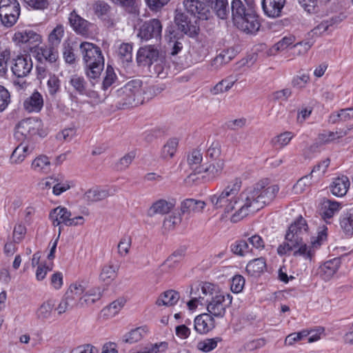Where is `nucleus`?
Returning a JSON list of instances; mask_svg holds the SVG:
<instances>
[{
	"label": "nucleus",
	"instance_id": "1",
	"mask_svg": "<svg viewBox=\"0 0 353 353\" xmlns=\"http://www.w3.org/2000/svg\"><path fill=\"white\" fill-rule=\"evenodd\" d=\"M279 188L277 185H269L266 181H261L253 187L241 194L240 209L231 216V221L236 223L250 212H255L270 203L276 197Z\"/></svg>",
	"mask_w": 353,
	"mask_h": 353
},
{
	"label": "nucleus",
	"instance_id": "2",
	"mask_svg": "<svg viewBox=\"0 0 353 353\" xmlns=\"http://www.w3.org/2000/svg\"><path fill=\"white\" fill-rule=\"evenodd\" d=\"M308 226L306 221L299 217L289 227L285 237V242L280 245L277 249L279 254H285L288 252L294 250V255H302L310 258V252L303 240L307 236Z\"/></svg>",
	"mask_w": 353,
	"mask_h": 353
},
{
	"label": "nucleus",
	"instance_id": "3",
	"mask_svg": "<svg viewBox=\"0 0 353 353\" xmlns=\"http://www.w3.org/2000/svg\"><path fill=\"white\" fill-rule=\"evenodd\" d=\"M85 71L90 83L94 86L104 68V57L101 48L90 42H82L79 46Z\"/></svg>",
	"mask_w": 353,
	"mask_h": 353
},
{
	"label": "nucleus",
	"instance_id": "4",
	"mask_svg": "<svg viewBox=\"0 0 353 353\" xmlns=\"http://www.w3.org/2000/svg\"><path fill=\"white\" fill-rule=\"evenodd\" d=\"M241 182L236 181L232 185H228L222 192L210 196L209 200L216 209H223L225 213H230L237 207L240 209L241 196L235 198L240 190Z\"/></svg>",
	"mask_w": 353,
	"mask_h": 353
},
{
	"label": "nucleus",
	"instance_id": "5",
	"mask_svg": "<svg viewBox=\"0 0 353 353\" xmlns=\"http://www.w3.org/2000/svg\"><path fill=\"white\" fill-rule=\"evenodd\" d=\"M142 81L134 79L116 91L119 103L125 107L137 106L143 102Z\"/></svg>",
	"mask_w": 353,
	"mask_h": 353
},
{
	"label": "nucleus",
	"instance_id": "6",
	"mask_svg": "<svg viewBox=\"0 0 353 353\" xmlns=\"http://www.w3.org/2000/svg\"><path fill=\"white\" fill-rule=\"evenodd\" d=\"M72 214L70 211L68 210L67 208L59 206L52 210L49 215L50 219L51 220L54 226H59L61 223H63L65 225H77L83 223L84 219L81 216H78L72 218Z\"/></svg>",
	"mask_w": 353,
	"mask_h": 353
},
{
	"label": "nucleus",
	"instance_id": "7",
	"mask_svg": "<svg viewBox=\"0 0 353 353\" xmlns=\"http://www.w3.org/2000/svg\"><path fill=\"white\" fill-rule=\"evenodd\" d=\"M212 289L214 294L210 297L212 301L208 305V312L214 316L223 317L225 312V308L232 303V296L229 294L225 295L216 292H214L215 288Z\"/></svg>",
	"mask_w": 353,
	"mask_h": 353
},
{
	"label": "nucleus",
	"instance_id": "8",
	"mask_svg": "<svg viewBox=\"0 0 353 353\" xmlns=\"http://www.w3.org/2000/svg\"><path fill=\"white\" fill-rule=\"evenodd\" d=\"M31 52L40 63H53L59 57L57 49L50 45L31 47Z\"/></svg>",
	"mask_w": 353,
	"mask_h": 353
},
{
	"label": "nucleus",
	"instance_id": "9",
	"mask_svg": "<svg viewBox=\"0 0 353 353\" xmlns=\"http://www.w3.org/2000/svg\"><path fill=\"white\" fill-rule=\"evenodd\" d=\"M190 298L187 306L190 311H194L199 305H203L210 301V297L214 294L212 288H190Z\"/></svg>",
	"mask_w": 353,
	"mask_h": 353
},
{
	"label": "nucleus",
	"instance_id": "10",
	"mask_svg": "<svg viewBox=\"0 0 353 353\" xmlns=\"http://www.w3.org/2000/svg\"><path fill=\"white\" fill-rule=\"evenodd\" d=\"M33 67L30 57L27 55L17 56L11 61V71L17 78L27 77L31 72Z\"/></svg>",
	"mask_w": 353,
	"mask_h": 353
},
{
	"label": "nucleus",
	"instance_id": "11",
	"mask_svg": "<svg viewBox=\"0 0 353 353\" xmlns=\"http://www.w3.org/2000/svg\"><path fill=\"white\" fill-rule=\"evenodd\" d=\"M162 25L159 19H153L145 21L140 28L138 36L142 39L148 41L151 39L161 38Z\"/></svg>",
	"mask_w": 353,
	"mask_h": 353
},
{
	"label": "nucleus",
	"instance_id": "12",
	"mask_svg": "<svg viewBox=\"0 0 353 353\" xmlns=\"http://www.w3.org/2000/svg\"><path fill=\"white\" fill-rule=\"evenodd\" d=\"M82 290V288H69L67 290L59 303L56 306L54 305V311L58 315L65 313L75 305L79 304L76 296H79V293L81 292L78 290Z\"/></svg>",
	"mask_w": 353,
	"mask_h": 353
},
{
	"label": "nucleus",
	"instance_id": "13",
	"mask_svg": "<svg viewBox=\"0 0 353 353\" xmlns=\"http://www.w3.org/2000/svg\"><path fill=\"white\" fill-rule=\"evenodd\" d=\"M174 21L178 28L183 32L194 33L196 31V23L195 17H191L185 11L182 12L181 9H176Z\"/></svg>",
	"mask_w": 353,
	"mask_h": 353
},
{
	"label": "nucleus",
	"instance_id": "14",
	"mask_svg": "<svg viewBox=\"0 0 353 353\" xmlns=\"http://www.w3.org/2000/svg\"><path fill=\"white\" fill-rule=\"evenodd\" d=\"M159 59L158 46L148 45L139 48L137 54V61L139 65L148 67Z\"/></svg>",
	"mask_w": 353,
	"mask_h": 353
},
{
	"label": "nucleus",
	"instance_id": "15",
	"mask_svg": "<svg viewBox=\"0 0 353 353\" xmlns=\"http://www.w3.org/2000/svg\"><path fill=\"white\" fill-rule=\"evenodd\" d=\"M345 16L343 13L334 14L325 17L313 29L314 34H321L325 32H332L344 19Z\"/></svg>",
	"mask_w": 353,
	"mask_h": 353
},
{
	"label": "nucleus",
	"instance_id": "16",
	"mask_svg": "<svg viewBox=\"0 0 353 353\" xmlns=\"http://www.w3.org/2000/svg\"><path fill=\"white\" fill-rule=\"evenodd\" d=\"M76 296L81 306L90 305L99 301L103 294V288H82Z\"/></svg>",
	"mask_w": 353,
	"mask_h": 353
},
{
	"label": "nucleus",
	"instance_id": "17",
	"mask_svg": "<svg viewBox=\"0 0 353 353\" xmlns=\"http://www.w3.org/2000/svg\"><path fill=\"white\" fill-rule=\"evenodd\" d=\"M20 14L19 2H13L12 5L0 10V19L6 27L12 26L17 21Z\"/></svg>",
	"mask_w": 353,
	"mask_h": 353
},
{
	"label": "nucleus",
	"instance_id": "18",
	"mask_svg": "<svg viewBox=\"0 0 353 353\" xmlns=\"http://www.w3.org/2000/svg\"><path fill=\"white\" fill-rule=\"evenodd\" d=\"M235 26L236 28L246 34H254L260 28L261 24L259 17L255 12H248L247 17L240 20Z\"/></svg>",
	"mask_w": 353,
	"mask_h": 353
},
{
	"label": "nucleus",
	"instance_id": "19",
	"mask_svg": "<svg viewBox=\"0 0 353 353\" xmlns=\"http://www.w3.org/2000/svg\"><path fill=\"white\" fill-rule=\"evenodd\" d=\"M117 192L115 187L108 188H93L88 190L84 196V200L88 202H97L106 199L108 196H112Z\"/></svg>",
	"mask_w": 353,
	"mask_h": 353
},
{
	"label": "nucleus",
	"instance_id": "20",
	"mask_svg": "<svg viewBox=\"0 0 353 353\" xmlns=\"http://www.w3.org/2000/svg\"><path fill=\"white\" fill-rule=\"evenodd\" d=\"M14 39L19 43L28 45V48L30 51L31 47L39 46V44L41 43V35L32 30L16 32L14 35Z\"/></svg>",
	"mask_w": 353,
	"mask_h": 353
},
{
	"label": "nucleus",
	"instance_id": "21",
	"mask_svg": "<svg viewBox=\"0 0 353 353\" xmlns=\"http://www.w3.org/2000/svg\"><path fill=\"white\" fill-rule=\"evenodd\" d=\"M39 121L34 118H28L21 121L17 128V134H20L25 138L30 137L37 132Z\"/></svg>",
	"mask_w": 353,
	"mask_h": 353
},
{
	"label": "nucleus",
	"instance_id": "22",
	"mask_svg": "<svg viewBox=\"0 0 353 353\" xmlns=\"http://www.w3.org/2000/svg\"><path fill=\"white\" fill-rule=\"evenodd\" d=\"M231 12L234 24L236 25L241 19L247 17L248 12H255V10L252 7L246 6L241 0H232Z\"/></svg>",
	"mask_w": 353,
	"mask_h": 353
},
{
	"label": "nucleus",
	"instance_id": "23",
	"mask_svg": "<svg viewBox=\"0 0 353 353\" xmlns=\"http://www.w3.org/2000/svg\"><path fill=\"white\" fill-rule=\"evenodd\" d=\"M209 312L198 315L194 319V330L199 334H207L215 326L214 320Z\"/></svg>",
	"mask_w": 353,
	"mask_h": 353
},
{
	"label": "nucleus",
	"instance_id": "24",
	"mask_svg": "<svg viewBox=\"0 0 353 353\" xmlns=\"http://www.w3.org/2000/svg\"><path fill=\"white\" fill-rule=\"evenodd\" d=\"M285 0H262L261 5L265 15L270 18L279 17Z\"/></svg>",
	"mask_w": 353,
	"mask_h": 353
},
{
	"label": "nucleus",
	"instance_id": "25",
	"mask_svg": "<svg viewBox=\"0 0 353 353\" xmlns=\"http://www.w3.org/2000/svg\"><path fill=\"white\" fill-rule=\"evenodd\" d=\"M175 201H167L165 199H159L152 203L148 211V215L150 217L155 214H168L175 206Z\"/></svg>",
	"mask_w": 353,
	"mask_h": 353
},
{
	"label": "nucleus",
	"instance_id": "26",
	"mask_svg": "<svg viewBox=\"0 0 353 353\" xmlns=\"http://www.w3.org/2000/svg\"><path fill=\"white\" fill-rule=\"evenodd\" d=\"M341 264L339 258L327 261L319 269L318 274L319 276L324 281L330 280L338 270Z\"/></svg>",
	"mask_w": 353,
	"mask_h": 353
},
{
	"label": "nucleus",
	"instance_id": "27",
	"mask_svg": "<svg viewBox=\"0 0 353 353\" xmlns=\"http://www.w3.org/2000/svg\"><path fill=\"white\" fill-rule=\"evenodd\" d=\"M69 21L73 30L79 34L87 36L91 23L78 15L74 11L69 17Z\"/></svg>",
	"mask_w": 353,
	"mask_h": 353
},
{
	"label": "nucleus",
	"instance_id": "28",
	"mask_svg": "<svg viewBox=\"0 0 353 353\" xmlns=\"http://www.w3.org/2000/svg\"><path fill=\"white\" fill-rule=\"evenodd\" d=\"M350 180L346 176H341L334 179L330 185L332 194L338 197L345 196L350 188Z\"/></svg>",
	"mask_w": 353,
	"mask_h": 353
},
{
	"label": "nucleus",
	"instance_id": "29",
	"mask_svg": "<svg viewBox=\"0 0 353 353\" xmlns=\"http://www.w3.org/2000/svg\"><path fill=\"white\" fill-rule=\"evenodd\" d=\"M69 83L79 94L86 95L90 97H94L96 95L95 92L87 88V82L83 77L77 74L72 75Z\"/></svg>",
	"mask_w": 353,
	"mask_h": 353
},
{
	"label": "nucleus",
	"instance_id": "30",
	"mask_svg": "<svg viewBox=\"0 0 353 353\" xmlns=\"http://www.w3.org/2000/svg\"><path fill=\"white\" fill-rule=\"evenodd\" d=\"M224 168V162L221 159L210 164L209 165L203 166L202 168L203 179L206 181H212L219 176L222 173Z\"/></svg>",
	"mask_w": 353,
	"mask_h": 353
},
{
	"label": "nucleus",
	"instance_id": "31",
	"mask_svg": "<svg viewBox=\"0 0 353 353\" xmlns=\"http://www.w3.org/2000/svg\"><path fill=\"white\" fill-rule=\"evenodd\" d=\"M125 303L123 298H119L103 307L100 312L103 319H110L117 315Z\"/></svg>",
	"mask_w": 353,
	"mask_h": 353
},
{
	"label": "nucleus",
	"instance_id": "32",
	"mask_svg": "<svg viewBox=\"0 0 353 353\" xmlns=\"http://www.w3.org/2000/svg\"><path fill=\"white\" fill-rule=\"evenodd\" d=\"M43 105V99L39 92H34L23 102L24 108L29 112H39Z\"/></svg>",
	"mask_w": 353,
	"mask_h": 353
},
{
	"label": "nucleus",
	"instance_id": "33",
	"mask_svg": "<svg viewBox=\"0 0 353 353\" xmlns=\"http://www.w3.org/2000/svg\"><path fill=\"white\" fill-rule=\"evenodd\" d=\"M238 78L234 75H230L218 82L213 88L210 89V93L216 95L221 93L228 92L234 84L237 81Z\"/></svg>",
	"mask_w": 353,
	"mask_h": 353
},
{
	"label": "nucleus",
	"instance_id": "34",
	"mask_svg": "<svg viewBox=\"0 0 353 353\" xmlns=\"http://www.w3.org/2000/svg\"><path fill=\"white\" fill-rule=\"evenodd\" d=\"M184 255L185 250L183 249L174 252L161 265L160 272H165L175 268L177 264L183 259Z\"/></svg>",
	"mask_w": 353,
	"mask_h": 353
},
{
	"label": "nucleus",
	"instance_id": "35",
	"mask_svg": "<svg viewBox=\"0 0 353 353\" xmlns=\"http://www.w3.org/2000/svg\"><path fill=\"white\" fill-rule=\"evenodd\" d=\"M205 206V203L201 200L188 199L181 203V211L185 213H199L201 212Z\"/></svg>",
	"mask_w": 353,
	"mask_h": 353
},
{
	"label": "nucleus",
	"instance_id": "36",
	"mask_svg": "<svg viewBox=\"0 0 353 353\" xmlns=\"http://www.w3.org/2000/svg\"><path fill=\"white\" fill-rule=\"evenodd\" d=\"M54 304L51 301L43 302L36 311V317L41 321H47L52 318Z\"/></svg>",
	"mask_w": 353,
	"mask_h": 353
},
{
	"label": "nucleus",
	"instance_id": "37",
	"mask_svg": "<svg viewBox=\"0 0 353 353\" xmlns=\"http://www.w3.org/2000/svg\"><path fill=\"white\" fill-rule=\"evenodd\" d=\"M179 300V293L174 290H168L164 292L157 301L158 305L172 306Z\"/></svg>",
	"mask_w": 353,
	"mask_h": 353
},
{
	"label": "nucleus",
	"instance_id": "38",
	"mask_svg": "<svg viewBox=\"0 0 353 353\" xmlns=\"http://www.w3.org/2000/svg\"><path fill=\"white\" fill-rule=\"evenodd\" d=\"M340 225L346 235H353V207L347 210V211L341 216Z\"/></svg>",
	"mask_w": 353,
	"mask_h": 353
},
{
	"label": "nucleus",
	"instance_id": "39",
	"mask_svg": "<svg viewBox=\"0 0 353 353\" xmlns=\"http://www.w3.org/2000/svg\"><path fill=\"white\" fill-rule=\"evenodd\" d=\"M211 4L212 9L219 18L225 19L228 17L230 9L228 0H213Z\"/></svg>",
	"mask_w": 353,
	"mask_h": 353
},
{
	"label": "nucleus",
	"instance_id": "40",
	"mask_svg": "<svg viewBox=\"0 0 353 353\" xmlns=\"http://www.w3.org/2000/svg\"><path fill=\"white\" fill-rule=\"evenodd\" d=\"M148 68L151 74L159 78L165 79L168 74L169 68L161 59H159L157 62L152 63Z\"/></svg>",
	"mask_w": 353,
	"mask_h": 353
},
{
	"label": "nucleus",
	"instance_id": "41",
	"mask_svg": "<svg viewBox=\"0 0 353 353\" xmlns=\"http://www.w3.org/2000/svg\"><path fill=\"white\" fill-rule=\"evenodd\" d=\"M203 157L202 154L199 150H193L191 154L188 156V162L192 170V171L195 174H201L202 168H203V165H201Z\"/></svg>",
	"mask_w": 353,
	"mask_h": 353
},
{
	"label": "nucleus",
	"instance_id": "42",
	"mask_svg": "<svg viewBox=\"0 0 353 353\" xmlns=\"http://www.w3.org/2000/svg\"><path fill=\"white\" fill-rule=\"evenodd\" d=\"M341 208V203L331 200H326L323 203L322 216L323 219H330Z\"/></svg>",
	"mask_w": 353,
	"mask_h": 353
},
{
	"label": "nucleus",
	"instance_id": "43",
	"mask_svg": "<svg viewBox=\"0 0 353 353\" xmlns=\"http://www.w3.org/2000/svg\"><path fill=\"white\" fill-rule=\"evenodd\" d=\"M266 269L265 260L263 257L257 258L250 261L247 266V272L252 276L259 274Z\"/></svg>",
	"mask_w": 353,
	"mask_h": 353
},
{
	"label": "nucleus",
	"instance_id": "44",
	"mask_svg": "<svg viewBox=\"0 0 353 353\" xmlns=\"http://www.w3.org/2000/svg\"><path fill=\"white\" fill-rule=\"evenodd\" d=\"M119 268V265L117 264L105 265L101 272L100 280L105 282V285H110V281L115 279Z\"/></svg>",
	"mask_w": 353,
	"mask_h": 353
},
{
	"label": "nucleus",
	"instance_id": "45",
	"mask_svg": "<svg viewBox=\"0 0 353 353\" xmlns=\"http://www.w3.org/2000/svg\"><path fill=\"white\" fill-rule=\"evenodd\" d=\"M32 169L36 172L47 173L50 170V161L49 158L45 155H41L32 161Z\"/></svg>",
	"mask_w": 353,
	"mask_h": 353
},
{
	"label": "nucleus",
	"instance_id": "46",
	"mask_svg": "<svg viewBox=\"0 0 353 353\" xmlns=\"http://www.w3.org/2000/svg\"><path fill=\"white\" fill-rule=\"evenodd\" d=\"M145 327H139L131 330L123 336V341L128 343H134L140 341L147 333Z\"/></svg>",
	"mask_w": 353,
	"mask_h": 353
},
{
	"label": "nucleus",
	"instance_id": "47",
	"mask_svg": "<svg viewBox=\"0 0 353 353\" xmlns=\"http://www.w3.org/2000/svg\"><path fill=\"white\" fill-rule=\"evenodd\" d=\"M347 134V130H339L336 132L323 131L319 134L318 139L322 144L328 143L337 139L342 138Z\"/></svg>",
	"mask_w": 353,
	"mask_h": 353
},
{
	"label": "nucleus",
	"instance_id": "48",
	"mask_svg": "<svg viewBox=\"0 0 353 353\" xmlns=\"http://www.w3.org/2000/svg\"><path fill=\"white\" fill-rule=\"evenodd\" d=\"M29 153V147L28 145L20 144L12 153L10 157L12 163H21Z\"/></svg>",
	"mask_w": 353,
	"mask_h": 353
},
{
	"label": "nucleus",
	"instance_id": "49",
	"mask_svg": "<svg viewBox=\"0 0 353 353\" xmlns=\"http://www.w3.org/2000/svg\"><path fill=\"white\" fill-rule=\"evenodd\" d=\"M168 348V343L165 341L150 344L142 350L133 353H164Z\"/></svg>",
	"mask_w": 353,
	"mask_h": 353
},
{
	"label": "nucleus",
	"instance_id": "50",
	"mask_svg": "<svg viewBox=\"0 0 353 353\" xmlns=\"http://www.w3.org/2000/svg\"><path fill=\"white\" fill-rule=\"evenodd\" d=\"M178 139L176 138L170 139L168 141V142L164 145L162 152L161 156L163 159H170L172 158L178 146Z\"/></svg>",
	"mask_w": 353,
	"mask_h": 353
},
{
	"label": "nucleus",
	"instance_id": "51",
	"mask_svg": "<svg viewBox=\"0 0 353 353\" xmlns=\"http://www.w3.org/2000/svg\"><path fill=\"white\" fill-rule=\"evenodd\" d=\"M294 41V38L292 37H283L269 50V55H274L276 52L284 50L292 44Z\"/></svg>",
	"mask_w": 353,
	"mask_h": 353
},
{
	"label": "nucleus",
	"instance_id": "52",
	"mask_svg": "<svg viewBox=\"0 0 353 353\" xmlns=\"http://www.w3.org/2000/svg\"><path fill=\"white\" fill-rule=\"evenodd\" d=\"M93 9L98 17L105 19L110 12L111 7L103 1H97L93 5Z\"/></svg>",
	"mask_w": 353,
	"mask_h": 353
},
{
	"label": "nucleus",
	"instance_id": "53",
	"mask_svg": "<svg viewBox=\"0 0 353 353\" xmlns=\"http://www.w3.org/2000/svg\"><path fill=\"white\" fill-rule=\"evenodd\" d=\"M63 27L61 25L57 26L49 34L48 42L50 46H54L56 48L61 43L63 36Z\"/></svg>",
	"mask_w": 353,
	"mask_h": 353
},
{
	"label": "nucleus",
	"instance_id": "54",
	"mask_svg": "<svg viewBox=\"0 0 353 353\" xmlns=\"http://www.w3.org/2000/svg\"><path fill=\"white\" fill-rule=\"evenodd\" d=\"M231 250L234 254L239 256H244L252 251L249 243L245 240L235 242L232 245Z\"/></svg>",
	"mask_w": 353,
	"mask_h": 353
},
{
	"label": "nucleus",
	"instance_id": "55",
	"mask_svg": "<svg viewBox=\"0 0 353 353\" xmlns=\"http://www.w3.org/2000/svg\"><path fill=\"white\" fill-rule=\"evenodd\" d=\"M308 332L307 330H303L299 332H294L288 334L284 341V344L286 346H292L295 343L301 341L305 339L307 335Z\"/></svg>",
	"mask_w": 353,
	"mask_h": 353
},
{
	"label": "nucleus",
	"instance_id": "56",
	"mask_svg": "<svg viewBox=\"0 0 353 353\" xmlns=\"http://www.w3.org/2000/svg\"><path fill=\"white\" fill-rule=\"evenodd\" d=\"M293 137L292 132L287 131L275 137L272 143L275 147L282 148L290 143Z\"/></svg>",
	"mask_w": 353,
	"mask_h": 353
},
{
	"label": "nucleus",
	"instance_id": "57",
	"mask_svg": "<svg viewBox=\"0 0 353 353\" xmlns=\"http://www.w3.org/2000/svg\"><path fill=\"white\" fill-rule=\"evenodd\" d=\"M132 46L129 43H122L118 50V56L123 62H130L132 59Z\"/></svg>",
	"mask_w": 353,
	"mask_h": 353
},
{
	"label": "nucleus",
	"instance_id": "58",
	"mask_svg": "<svg viewBox=\"0 0 353 353\" xmlns=\"http://www.w3.org/2000/svg\"><path fill=\"white\" fill-rule=\"evenodd\" d=\"M10 58V50L0 46V77H3L8 70L7 62Z\"/></svg>",
	"mask_w": 353,
	"mask_h": 353
},
{
	"label": "nucleus",
	"instance_id": "59",
	"mask_svg": "<svg viewBox=\"0 0 353 353\" xmlns=\"http://www.w3.org/2000/svg\"><path fill=\"white\" fill-rule=\"evenodd\" d=\"M131 245H132L131 236H127V235L123 236L121 239V240L117 245L119 254L121 256H126L130 252Z\"/></svg>",
	"mask_w": 353,
	"mask_h": 353
},
{
	"label": "nucleus",
	"instance_id": "60",
	"mask_svg": "<svg viewBox=\"0 0 353 353\" xmlns=\"http://www.w3.org/2000/svg\"><path fill=\"white\" fill-rule=\"evenodd\" d=\"M217 339H206L199 341L196 345V348L203 352H210L217 346Z\"/></svg>",
	"mask_w": 353,
	"mask_h": 353
},
{
	"label": "nucleus",
	"instance_id": "61",
	"mask_svg": "<svg viewBox=\"0 0 353 353\" xmlns=\"http://www.w3.org/2000/svg\"><path fill=\"white\" fill-rule=\"evenodd\" d=\"M117 79V75L114 72V68L111 65H108L105 70V76L102 83V89L106 90L110 87Z\"/></svg>",
	"mask_w": 353,
	"mask_h": 353
},
{
	"label": "nucleus",
	"instance_id": "62",
	"mask_svg": "<svg viewBox=\"0 0 353 353\" xmlns=\"http://www.w3.org/2000/svg\"><path fill=\"white\" fill-rule=\"evenodd\" d=\"M198 6L195 12L196 21L208 19L211 14L209 6L200 1Z\"/></svg>",
	"mask_w": 353,
	"mask_h": 353
},
{
	"label": "nucleus",
	"instance_id": "63",
	"mask_svg": "<svg viewBox=\"0 0 353 353\" xmlns=\"http://www.w3.org/2000/svg\"><path fill=\"white\" fill-rule=\"evenodd\" d=\"M47 85L49 94L54 96L60 90L61 81L55 74H50Z\"/></svg>",
	"mask_w": 353,
	"mask_h": 353
},
{
	"label": "nucleus",
	"instance_id": "64",
	"mask_svg": "<svg viewBox=\"0 0 353 353\" xmlns=\"http://www.w3.org/2000/svg\"><path fill=\"white\" fill-rule=\"evenodd\" d=\"M306 330L309 333L307 337L310 343L316 342L325 336V329L323 327H317L314 329Z\"/></svg>",
	"mask_w": 353,
	"mask_h": 353
}]
</instances>
